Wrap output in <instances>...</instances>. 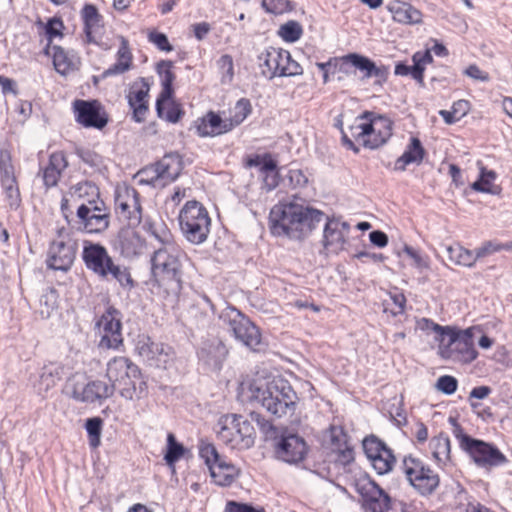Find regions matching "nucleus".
I'll use <instances>...</instances> for the list:
<instances>
[{
  "instance_id": "63",
  "label": "nucleus",
  "mask_w": 512,
  "mask_h": 512,
  "mask_svg": "<svg viewBox=\"0 0 512 512\" xmlns=\"http://www.w3.org/2000/svg\"><path fill=\"white\" fill-rule=\"evenodd\" d=\"M477 257L484 258L495 252L501 251V243L496 241H486L480 247L475 249Z\"/></svg>"
},
{
  "instance_id": "61",
  "label": "nucleus",
  "mask_w": 512,
  "mask_h": 512,
  "mask_svg": "<svg viewBox=\"0 0 512 512\" xmlns=\"http://www.w3.org/2000/svg\"><path fill=\"white\" fill-rule=\"evenodd\" d=\"M76 154L84 163L91 167H98L101 163V157L89 149H78Z\"/></svg>"
},
{
  "instance_id": "62",
  "label": "nucleus",
  "mask_w": 512,
  "mask_h": 512,
  "mask_svg": "<svg viewBox=\"0 0 512 512\" xmlns=\"http://www.w3.org/2000/svg\"><path fill=\"white\" fill-rule=\"evenodd\" d=\"M225 512H265L263 508H255L251 504L229 501L226 504Z\"/></svg>"
},
{
  "instance_id": "39",
  "label": "nucleus",
  "mask_w": 512,
  "mask_h": 512,
  "mask_svg": "<svg viewBox=\"0 0 512 512\" xmlns=\"http://www.w3.org/2000/svg\"><path fill=\"white\" fill-rule=\"evenodd\" d=\"M143 229L162 244V247L174 245L173 235L163 221L145 219Z\"/></svg>"
},
{
  "instance_id": "18",
  "label": "nucleus",
  "mask_w": 512,
  "mask_h": 512,
  "mask_svg": "<svg viewBox=\"0 0 512 512\" xmlns=\"http://www.w3.org/2000/svg\"><path fill=\"white\" fill-rule=\"evenodd\" d=\"M82 260L85 267L99 279L103 278L115 261L105 246L89 240L83 242Z\"/></svg>"
},
{
  "instance_id": "10",
  "label": "nucleus",
  "mask_w": 512,
  "mask_h": 512,
  "mask_svg": "<svg viewBox=\"0 0 512 512\" xmlns=\"http://www.w3.org/2000/svg\"><path fill=\"white\" fill-rule=\"evenodd\" d=\"M454 434L459 439L460 447L469 454L478 467L487 469L508 463L507 457L497 446L464 434L462 427L456 423Z\"/></svg>"
},
{
  "instance_id": "48",
  "label": "nucleus",
  "mask_w": 512,
  "mask_h": 512,
  "mask_svg": "<svg viewBox=\"0 0 512 512\" xmlns=\"http://www.w3.org/2000/svg\"><path fill=\"white\" fill-rule=\"evenodd\" d=\"M262 8L274 15L283 14L293 9L292 2L289 0H262Z\"/></svg>"
},
{
  "instance_id": "4",
  "label": "nucleus",
  "mask_w": 512,
  "mask_h": 512,
  "mask_svg": "<svg viewBox=\"0 0 512 512\" xmlns=\"http://www.w3.org/2000/svg\"><path fill=\"white\" fill-rule=\"evenodd\" d=\"M78 190L95 195L87 203H82L76 211L77 230L88 234H102L110 226L111 213L100 198L98 187L91 182L80 184Z\"/></svg>"
},
{
  "instance_id": "56",
  "label": "nucleus",
  "mask_w": 512,
  "mask_h": 512,
  "mask_svg": "<svg viewBox=\"0 0 512 512\" xmlns=\"http://www.w3.org/2000/svg\"><path fill=\"white\" fill-rule=\"evenodd\" d=\"M148 39L161 51L170 52L173 50V46L170 44L167 35L162 32H151Z\"/></svg>"
},
{
  "instance_id": "30",
  "label": "nucleus",
  "mask_w": 512,
  "mask_h": 512,
  "mask_svg": "<svg viewBox=\"0 0 512 512\" xmlns=\"http://www.w3.org/2000/svg\"><path fill=\"white\" fill-rule=\"evenodd\" d=\"M84 25L86 42L89 44H98L95 34L103 28V16L99 13L97 7L86 3L80 12Z\"/></svg>"
},
{
  "instance_id": "51",
  "label": "nucleus",
  "mask_w": 512,
  "mask_h": 512,
  "mask_svg": "<svg viewBox=\"0 0 512 512\" xmlns=\"http://www.w3.org/2000/svg\"><path fill=\"white\" fill-rule=\"evenodd\" d=\"M131 67L132 66L129 65V63L117 60L116 63L105 69L99 76H94L93 81L95 84H97L99 80H105L112 76L124 74L125 72L129 71Z\"/></svg>"
},
{
  "instance_id": "16",
  "label": "nucleus",
  "mask_w": 512,
  "mask_h": 512,
  "mask_svg": "<svg viewBox=\"0 0 512 512\" xmlns=\"http://www.w3.org/2000/svg\"><path fill=\"white\" fill-rule=\"evenodd\" d=\"M274 440V452L277 459L289 464H297L305 459L308 446L299 435L285 431Z\"/></svg>"
},
{
  "instance_id": "8",
  "label": "nucleus",
  "mask_w": 512,
  "mask_h": 512,
  "mask_svg": "<svg viewBox=\"0 0 512 512\" xmlns=\"http://www.w3.org/2000/svg\"><path fill=\"white\" fill-rule=\"evenodd\" d=\"M179 225L185 238L192 244H202L208 238L211 218L202 203L190 200L179 213Z\"/></svg>"
},
{
  "instance_id": "41",
  "label": "nucleus",
  "mask_w": 512,
  "mask_h": 512,
  "mask_svg": "<svg viewBox=\"0 0 512 512\" xmlns=\"http://www.w3.org/2000/svg\"><path fill=\"white\" fill-rule=\"evenodd\" d=\"M185 451V447L177 441L175 435L173 433H168L166 452L164 454L166 464L174 470L175 463L183 457Z\"/></svg>"
},
{
  "instance_id": "5",
  "label": "nucleus",
  "mask_w": 512,
  "mask_h": 512,
  "mask_svg": "<svg viewBox=\"0 0 512 512\" xmlns=\"http://www.w3.org/2000/svg\"><path fill=\"white\" fill-rule=\"evenodd\" d=\"M181 256L182 252L176 244L156 249L151 257L150 282L159 287L181 289L183 275Z\"/></svg>"
},
{
  "instance_id": "9",
  "label": "nucleus",
  "mask_w": 512,
  "mask_h": 512,
  "mask_svg": "<svg viewBox=\"0 0 512 512\" xmlns=\"http://www.w3.org/2000/svg\"><path fill=\"white\" fill-rule=\"evenodd\" d=\"M219 318L232 336L244 346L255 352L263 349L260 329L241 311L227 306Z\"/></svg>"
},
{
  "instance_id": "24",
  "label": "nucleus",
  "mask_w": 512,
  "mask_h": 512,
  "mask_svg": "<svg viewBox=\"0 0 512 512\" xmlns=\"http://www.w3.org/2000/svg\"><path fill=\"white\" fill-rule=\"evenodd\" d=\"M358 492L364 500V506L370 512H385L390 506L389 495L370 478L358 484Z\"/></svg>"
},
{
  "instance_id": "54",
  "label": "nucleus",
  "mask_w": 512,
  "mask_h": 512,
  "mask_svg": "<svg viewBox=\"0 0 512 512\" xmlns=\"http://www.w3.org/2000/svg\"><path fill=\"white\" fill-rule=\"evenodd\" d=\"M330 439L335 449L348 445L349 436L341 426H330Z\"/></svg>"
},
{
  "instance_id": "12",
  "label": "nucleus",
  "mask_w": 512,
  "mask_h": 512,
  "mask_svg": "<svg viewBox=\"0 0 512 512\" xmlns=\"http://www.w3.org/2000/svg\"><path fill=\"white\" fill-rule=\"evenodd\" d=\"M446 340L447 343L442 349L443 357L465 363H470L477 358L478 352L474 347L472 328L458 330L450 327L445 334Z\"/></svg>"
},
{
  "instance_id": "32",
  "label": "nucleus",
  "mask_w": 512,
  "mask_h": 512,
  "mask_svg": "<svg viewBox=\"0 0 512 512\" xmlns=\"http://www.w3.org/2000/svg\"><path fill=\"white\" fill-rule=\"evenodd\" d=\"M138 350L139 354L144 357L150 365L161 367L168 362L171 348L162 343L152 342L150 338H148L146 342L138 346Z\"/></svg>"
},
{
  "instance_id": "14",
  "label": "nucleus",
  "mask_w": 512,
  "mask_h": 512,
  "mask_svg": "<svg viewBox=\"0 0 512 512\" xmlns=\"http://www.w3.org/2000/svg\"><path fill=\"white\" fill-rule=\"evenodd\" d=\"M154 175H147L146 179H141L140 183L152 187L165 186L174 182L183 170L182 157L177 152H170L163 156L152 167Z\"/></svg>"
},
{
  "instance_id": "7",
  "label": "nucleus",
  "mask_w": 512,
  "mask_h": 512,
  "mask_svg": "<svg viewBox=\"0 0 512 512\" xmlns=\"http://www.w3.org/2000/svg\"><path fill=\"white\" fill-rule=\"evenodd\" d=\"M217 426V437L232 449L247 450L255 443L256 432L251 421L239 414L222 415Z\"/></svg>"
},
{
  "instance_id": "53",
  "label": "nucleus",
  "mask_w": 512,
  "mask_h": 512,
  "mask_svg": "<svg viewBox=\"0 0 512 512\" xmlns=\"http://www.w3.org/2000/svg\"><path fill=\"white\" fill-rule=\"evenodd\" d=\"M64 29L63 21L60 18L53 17L48 20L45 25V35L51 45L53 38L62 37V30Z\"/></svg>"
},
{
  "instance_id": "31",
  "label": "nucleus",
  "mask_w": 512,
  "mask_h": 512,
  "mask_svg": "<svg viewBox=\"0 0 512 512\" xmlns=\"http://www.w3.org/2000/svg\"><path fill=\"white\" fill-rule=\"evenodd\" d=\"M68 167L65 154L62 151L53 152L49 156L48 164L42 172V179L47 189L55 187L61 177L62 172Z\"/></svg>"
},
{
  "instance_id": "6",
  "label": "nucleus",
  "mask_w": 512,
  "mask_h": 512,
  "mask_svg": "<svg viewBox=\"0 0 512 512\" xmlns=\"http://www.w3.org/2000/svg\"><path fill=\"white\" fill-rule=\"evenodd\" d=\"M351 136L365 148L377 149L392 136V122L385 116L364 111L349 126Z\"/></svg>"
},
{
  "instance_id": "35",
  "label": "nucleus",
  "mask_w": 512,
  "mask_h": 512,
  "mask_svg": "<svg viewBox=\"0 0 512 512\" xmlns=\"http://www.w3.org/2000/svg\"><path fill=\"white\" fill-rule=\"evenodd\" d=\"M425 155L426 150L424 149L420 139L417 137H411L404 153L395 161L394 169L397 171H405L407 165H419L422 163Z\"/></svg>"
},
{
  "instance_id": "15",
  "label": "nucleus",
  "mask_w": 512,
  "mask_h": 512,
  "mask_svg": "<svg viewBox=\"0 0 512 512\" xmlns=\"http://www.w3.org/2000/svg\"><path fill=\"white\" fill-rule=\"evenodd\" d=\"M362 446L366 457L378 475H385L393 469L396 457L392 449L376 435L366 436L362 441Z\"/></svg>"
},
{
  "instance_id": "37",
  "label": "nucleus",
  "mask_w": 512,
  "mask_h": 512,
  "mask_svg": "<svg viewBox=\"0 0 512 512\" xmlns=\"http://www.w3.org/2000/svg\"><path fill=\"white\" fill-rule=\"evenodd\" d=\"M45 53L52 54L55 70L62 75H65L76 68L74 57L69 56L68 53L60 46L47 44Z\"/></svg>"
},
{
  "instance_id": "21",
  "label": "nucleus",
  "mask_w": 512,
  "mask_h": 512,
  "mask_svg": "<svg viewBox=\"0 0 512 512\" xmlns=\"http://www.w3.org/2000/svg\"><path fill=\"white\" fill-rule=\"evenodd\" d=\"M150 85L146 78L140 77L134 81L126 95L128 105L132 110V119L142 123L149 112L148 98Z\"/></svg>"
},
{
  "instance_id": "55",
  "label": "nucleus",
  "mask_w": 512,
  "mask_h": 512,
  "mask_svg": "<svg viewBox=\"0 0 512 512\" xmlns=\"http://www.w3.org/2000/svg\"><path fill=\"white\" fill-rule=\"evenodd\" d=\"M436 387L442 393L451 395L457 390L458 381L453 376L443 375L438 378Z\"/></svg>"
},
{
  "instance_id": "3",
  "label": "nucleus",
  "mask_w": 512,
  "mask_h": 512,
  "mask_svg": "<svg viewBox=\"0 0 512 512\" xmlns=\"http://www.w3.org/2000/svg\"><path fill=\"white\" fill-rule=\"evenodd\" d=\"M106 376L113 392L127 399H141L147 395L148 386L139 367L126 357H115L107 364Z\"/></svg>"
},
{
  "instance_id": "28",
  "label": "nucleus",
  "mask_w": 512,
  "mask_h": 512,
  "mask_svg": "<svg viewBox=\"0 0 512 512\" xmlns=\"http://www.w3.org/2000/svg\"><path fill=\"white\" fill-rule=\"evenodd\" d=\"M173 62L161 60L157 63L156 71L161 77L162 91L156 100V112L158 117H163V109L166 101L171 100L174 94L173 82L176 78L172 71Z\"/></svg>"
},
{
  "instance_id": "29",
  "label": "nucleus",
  "mask_w": 512,
  "mask_h": 512,
  "mask_svg": "<svg viewBox=\"0 0 512 512\" xmlns=\"http://www.w3.org/2000/svg\"><path fill=\"white\" fill-rule=\"evenodd\" d=\"M231 122L222 119L219 114L209 111L196 121V131L201 137H215L230 132Z\"/></svg>"
},
{
  "instance_id": "13",
  "label": "nucleus",
  "mask_w": 512,
  "mask_h": 512,
  "mask_svg": "<svg viewBox=\"0 0 512 512\" xmlns=\"http://www.w3.org/2000/svg\"><path fill=\"white\" fill-rule=\"evenodd\" d=\"M115 210L120 218L128 222L129 226H138L142 221L139 192L128 185L118 187L115 191Z\"/></svg>"
},
{
  "instance_id": "58",
  "label": "nucleus",
  "mask_w": 512,
  "mask_h": 512,
  "mask_svg": "<svg viewBox=\"0 0 512 512\" xmlns=\"http://www.w3.org/2000/svg\"><path fill=\"white\" fill-rule=\"evenodd\" d=\"M420 325L422 329L434 331L438 335L440 342L444 345L445 334L449 330L450 326H441L428 318H422Z\"/></svg>"
},
{
  "instance_id": "43",
  "label": "nucleus",
  "mask_w": 512,
  "mask_h": 512,
  "mask_svg": "<svg viewBox=\"0 0 512 512\" xmlns=\"http://www.w3.org/2000/svg\"><path fill=\"white\" fill-rule=\"evenodd\" d=\"M495 178L496 173L494 171H488L485 168H482L478 180H476L471 185V188L477 192L488 193L492 195L498 194L500 189L497 186H494L492 183Z\"/></svg>"
},
{
  "instance_id": "23",
  "label": "nucleus",
  "mask_w": 512,
  "mask_h": 512,
  "mask_svg": "<svg viewBox=\"0 0 512 512\" xmlns=\"http://www.w3.org/2000/svg\"><path fill=\"white\" fill-rule=\"evenodd\" d=\"M228 350L224 343L218 339H208L202 342L197 351L199 362L208 371H219L226 359Z\"/></svg>"
},
{
  "instance_id": "50",
  "label": "nucleus",
  "mask_w": 512,
  "mask_h": 512,
  "mask_svg": "<svg viewBox=\"0 0 512 512\" xmlns=\"http://www.w3.org/2000/svg\"><path fill=\"white\" fill-rule=\"evenodd\" d=\"M185 112L182 109L181 105L174 101H166L163 109V117L161 119H165L170 123H177L184 116Z\"/></svg>"
},
{
  "instance_id": "44",
  "label": "nucleus",
  "mask_w": 512,
  "mask_h": 512,
  "mask_svg": "<svg viewBox=\"0 0 512 512\" xmlns=\"http://www.w3.org/2000/svg\"><path fill=\"white\" fill-rule=\"evenodd\" d=\"M252 112V105L249 99H239L234 108L232 109L231 117L227 118L228 122H231V129L239 126Z\"/></svg>"
},
{
  "instance_id": "36",
  "label": "nucleus",
  "mask_w": 512,
  "mask_h": 512,
  "mask_svg": "<svg viewBox=\"0 0 512 512\" xmlns=\"http://www.w3.org/2000/svg\"><path fill=\"white\" fill-rule=\"evenodd\" d=\"M210 476L218 486H230L240 475V469L223 458L210 467Z\"/></svg>"
},
{
  "instance_id": "47",
  "label": "nucleus",
  "mask_w": 512,
  "mask_h": 512,
  "mask_svg": "<svg viewBox=\"0 0 512 512\" xmlns=\"http://www.w3.org/2000/svg\"><path fill=\"white\" fill-rule=\"evenodd\" d=\"M249 417H250V419H248V420L251 421V424L253 422L257 424L260 431L264 434V437L266 440L277 439V436L279 435L277 428L269 420H267L263 415H261L258 412L253 411L249 414Z\"/></svg>"
},
{
  "instance_id": "2",
  "label": "nucleus",
  "mask_w": 512,
  "mask_h": 512,
  "mask_svg": "<svg viewBox=\"0 0 512 512\" xmlns=\"http://www.w3.org/2000/svg\"><path fill=\"white\" fill-rule=\"evenodd\" d=\"M253 397L267 412L277 418L293 416L299 401L290 382L282 377H274L257 386L253 391Z\"/></svg>"
},
{
  "instance_id": "20",
  "label": "nucleus",
  "mask_w": 512,
  "mask_h": 512,
  "mask_svg": "<svg viewBox=\"0 0 512 512\" xmlns=\"http://www.w3.org/2000/svg\"><path fill=\"white\" fill-rule=\"evenodd\" d=\"M120 312L113 306H109L98 321V325L103 329L99 347L106 349H116L122 344V324Z\"/></svg>"
},
{
  "instance_id": "38",
  "label": "nucleus",
  "mask_w": 512,
  "mask_h": 512,
  "mask_svg": "<svg viewBox=\"0 0 512 512\" xmlns=\"http://www.w3.org/2000/svg\"><path fill=\"white\" fill-rule=\"evenodd\" d=\"M101 280L105 281H116L123 289L125 290H132L136 283L133 280L131 273L129 269L124 266L116 263H114L109 267V269L106 271L105 275Z\"/></svg>"
},
{
  "instance_id": "26",
  "label": "nucleus",
  "mask_w": 512,
  "mask_h": 512,
  "mask_svg": "<svg viewBox=\"0 0 512 512\" xmlns=\"http://www.w3.org/2000/svg\"><path fill=\"white\" fill-rule=\"evenodd\" d=\"M2 188L5 190V200L11 209H17L21 204V196L17 184L15 170L11 164V156L2 150Z\"/></svg>"
},
{
  "instance_id": "52",
  "label": "nucleus",
  "mask_w": 512,
  "mask_h": 512,
  "mask_svg": "<svg viewBox=\"0 0 512 512\" xmlns=\"http://www.w3.org/2000/svg\"><path fill=\"white\" fill-rule=\"evenodd\" d=\"M199 455L204 460L209 469L212 465L218 463L222 459L216 447L210 443L202 444L200 446Z\"/></svg>"
},
{
  "instance_id": "34",
  "label": "nucleus",
  "mask_w": 512,
  "mask_h": 512,
  "mask_svg": "<svg viewBox=\"0 0 512 512\" xmlns=\"http://www.w3.org/2000/svg\"><path fill=\"white\" fill-rule=\"evenodd\" d=\"M387 9L392 14L393 20L401 24H419L422 22V13L411 4L403 1H393Z\"/></svg>"
},
{
  "instance_id": "33",
  "label": "nucleus",
  "mask_w": 512,
  "mask_h": 512,
  "mask_svg": "<svg viewBox=\"0 0 512 512\" xmlns=\"http://www.w3.org/2000/svg\"><path fill=\"white\" fill-rule=\"evenodd\" d=\"M64 366L51 362L42 367L37 382L34 383L38 394H43L53 388L64 376Z\"/></svg>"
},
{
  "instance_id": "57",
  "label": "nucleus",
  "mask_w": 512,
  "mask_h": 512,
  "mask_svg": "<svg viewBox=\"0 0 512 512\" xmlns=\"http://www.w3.org/2000/svg\"><path fill=\"white\" fill-rule=\"evenodd\" d=\"M389 296L396 307L395 310L391 311L392 315L397 316L403 314L405 312L407 302L405 295L399 289L395 288L394 291L389 292Z\"/></svg>"
},
{
  "instance_id": "64",
  "label": "nucleus",
  "mask_w": 512,
  "mask_h": 512,
  "mask_svg": "<svg viewBox=\"0 0 512 512\" xmlns=\"http://www.w3.org/2000/svg\"><path fill=\"white\" fill-rule=\"evenodd\" d=\"M403 251L413 260V265L418 269L428 268L427 260L418 251L409 245H405Z\"/></svg>"
},
{
  "instance_id": "45",
  "label": "nucleus",
  "mask_w": 512,
  "mask_h": 512,
  "mask_svg": "<svg viewBox=\"0 0 512 512\" xmlns=\"http://www.w3.org/2000/svg\"><path fill=\"white\" fill-rule=\"evenodd\" d=\"M103 427V420L100 417L88 418L85 422V429L88 434L89 445L92 448H97L101 441V433Z\"/></svg>"
},
{
  "instance_id": "17",
  "label": "nucleus",
  "mask_w": 512,
  "mask_h": 512,
  "mask_svg": "<svg viewBox=\"0 0 512 512\" xmlns=\"http://www.w3.org/2000/svg\"><path fill=\"white\" fill-rule=\"evenodd\" d=\"M75 120L85 128L103 129L108 123V115L98 100L77 99L73 103Z\"/></svg>"
},
{
  "instance_id": "42",
  "label": "nucleus",
  "mask_w": 512,
  "mask_h": 512,
  "mask_svg": "<svg viewBox=\"0 0 512 512\" xmlns=\"http://www.w3.org/2000/svg\"><path fill=\"white\" fill-rule=\"evenodd\" d=\"M58 307V292L55 288H46L39 298V313L42 318H49Z\"/></svg>"
},
{
  "instance_id": "46",
  "label": "nucleus",
  "mask_w": 512,
  "mask_h": 512,
  "mask_svg": "<svg viewBox=\"0 0 512 512\" xmlns=\"http://www.w3.org/2000/svg\"><path fill=\"white\" fill-rule=\"evenodd\" d=\"M303 34V28L301 24L295 20H290L280 26L278 35L288 43H294L298 41Z\"/></svg>"
},
{
  "instance_id": "11",
  "label": "nucleus",
  "mask_w": 512,
  "mask_h": 512,
  "mask_svg": "<svg viewBox=\"0 0 512 512\" xmlns=\"http://www.w3.org/2000/svg\"><path fill=\"white\" fill-rule=\"evenodd\" d=\"M400 468L409 484L421 496H430L439 487V475L417 457L405 456Z\"/></svg>"
},
{
  "instance_id": "25",
  "label": "nucleus",
  "mask_w": 512,
  "mask_h": 512,
  "mask_svg": "<svg viewBox=\"0 0 512 512\" xmlns=\"http://www.w3.org/2000/svg\"><path fill=\"white\" fill-rule=\"evenodd\" d=\"M343 64H350L354 68L363 73L361 79L377 78L378 83L385 82L388 77V68L384 65L377 66L369 57L358 54L349 53L341 58Z\"/></svg>"
},
{
  "instance_id": "59",
  "label": "nucleus",
  "mask_w": 512,
  "mask_h": 512,
  "mask_svg": "<svg viewBox=\"0 0 512 512\" xmlns=\"http://www.w3.org/2000/svg\"><path fill=\"white\" fill-rule=\"evenodd\" d=\"M287 178L292 188H303L308 183V178L301 169H290Z\"/></svg>"
},
{
  "instance_id": "27",
  "label": "nucleus",
  "mask_w": 512,
  "mask_h": 512,
  "mask_svg": "<svg viewBox=\"0 0 512 512\" xmlns=\"http://www.w3.org/2000/svg\"><path fill=\"white\" fill-rule=\"evenodd\" d=\"M259 66L262 68V74L268 79L280 77L285 61L289 60V51L269 47L258 56Z\"/></svg>"
},
{
  "instance_id": "22",
  "label": "nucleus",
  "mask_w": 512,
  "mask_h": 512,
  "mask_svg": "<svg viewBox=\"0 0 512 512\" xmlns=\"http://www.w3.org/2000/svg\"><path fill=\"white\" fill-rule=\"evenodd\" d=\"M70 384L67 385V388ZM113 395V387L101 380L90 381L87 384L74 382L71 384L70 396L80 402L93 403Z\"/></svg>"
},
{
  "instance_id": "19",
  "label": "nucleus",
  "mask_w": 512,
  "mask_h": 512,
  "mask_svg": "<svg viewBox=\"0 0 512 512\" xmlns=\"http://www.w3.org/2000/svg\"><path fill=\"white\" fill-rule=\"evenodd\" d=\"M77 243L72 239L50 243L46 265L49 269L67 272L76 258Z\"/></svg>"
},
{
  "instance_id": "60",
  "label": "nucleus",
  "mask_w": 512,
  "mask_h": 512,
  "mask_svg": "<svg viewBox=\"0 0 512 512\" xmlns=\"http://www.w3.org/2000/svg\"><path fill=\"white\" fill-rule=\"evenodd\" d=\"M303 73V69L301 65L292 59L291 54L289 53V60L285 61L284 68H282L280 77H291L301 75Z\"/></svg>"
},
{
  "instance_id": "1",
  "label": "nucleus",
  "mask_w": 512,
  "mask_h": 512,
  "mask_svg": "<svg viewBox=\"0 0 512 512\" xmlns=\"http://www.w3.org/2000/svg\"><path fill=\"white\" fill-rule=\"evenodd\" d=\"M324 220L323 246L338 253L344 249L346 237L338 228L339 220L330 219L313 207L289 202L272 207L269 214V228L274 236H285L291 240H303Z\"/></svg>"
},
{
  "instance_id": "40",
  "label": "nucleus",
  "mask_w": 512,
  "mask_h": 512,
  "mask_svg": "<svg viewBox=\"0 0 512 512\" xmlns=\"http://www.w3.org/2000/svg\"><path fill=\"white\" fill-rule=\"evenodd\" d=\"M430 449L435 460L439 463H445L450 459L451 445L449 437L440 433L430 441Z\"/></svg>"
},
{
  "instance_id": "49",
  "label": "nucleus",
  "mask_w": 512,
  "mask_h": 512,
  "mask_svg": "<svg viewBox=\"0 0 512 512\" xmlns=\"http://www.w3.org/2000/svg\"><path fill=\"white\" fill-rule=\"evenodd\" d=\"M218 68L222 74L221 82L230 83L234 77L233 58L229 54L222 55L217 61Z\"/></svg>"
}]
</instances>
